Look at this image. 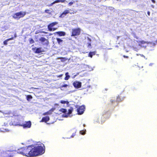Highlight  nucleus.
Returning <instances> with one entry per match:
<instances>
[{
  "mask_svg": "<svg viewBox=\"0 0 157 157\" xmlns=\"http://www.w3.org/2000/svg\"><path fill=\"white\" fill-rule=\"evenodd\" d=\"M32 147V145L20 148L17 151V155L20 154L28 157H33Z\"/></svg>",
  "mask_w": 157,
  "mask_h": 157,
  "instance_id": "f257e3e1",
  "label": "nucleus"
},
{
  "mask_svg": "<svg viewBox=\"0 0 157 157\" xmlns=\"http://www.w3.org/2000/svg\"><path fill=\"white\" fill-rule=\"evenodd\" d=\"M32 151L33 157H34L43 154L44 152L45 149L41 146L34 147L32 145Z\"/></svg>",
  "mask_w": 157,
  "mask_h": 157,
  "instance_id": "f03ea898",
  "label": "nucleus"
},
{
  "mask_svg": "<svg viewBox=\"0 0 157 157\" xmlns=\"http://www.w3.org/2000/svg\"><path fill=\"white\" fill-rule=\"evenodd\" d=\"M3 157H19L16 150H7L3 154Z\"/></svg>",
  "mask_w": 157,
  "mask_h": 157,
  "instance_id": "7ed1b4c3",
  "label": "nucleus"
},
{
  "mask_svg": "<svg viewBox=\"0 0 157 157\" xmlns=\"http://www.w3.org/2000/svg\"><path fill=\"white\" fill-rule=\"evenodd\" d=\"M81 29L79 28H76L72 29L71 36H78L81 33Z\"/></svg>",
  "mask_w": 157,
  "mask_h": 157,
  "instance_id": "20e7f679",
  "label": "nucleus"
},
{
  "mask_svg": "<svg viewBox=\"0 0 157 157\" xmlns=\"http://www.w3.org/2000/svg\"><path fill=\"white\" fill-rule=\"evenodd\" d=\"M26 14L25 12H20L14 14L13 17L14 19H18L24 17Z\"/></svg>",
  "mask_w": 157,
  "mask_h": 157,
  "instance_id": "39448f33",
  "label": "nucleus"
},
{
  "mask_svg": "<svg viewBox=\"0 0 157 157\" xmlns=\"http://www.w3.org/2000/svg\"><path fill=\"white\" fill-rule=\"evenodd\" d=\"M58 24V22H53L52 23H50L48 26V30L49 31H52L56 30L57 29L56 28H52L53 27L57 25Z\"/></svg>",
  "mask_w": 157,
  "mask_h": 157,
  "instance_id": "423d86ee",
  "label": "nucleus"
},
{
  "mask_svg": "<svg viewBox=\"0 0 157 157\" xmlns=\"http://www.w3.org/2000/svg\"><path fill=\"white\" fill-rule=\"evenodd\" d=\"M85 109V106L84 105L80 106L77 109L78 114V115H81L82 114Z\"/></svg>",
  "mask_w": 157,
  "mask_h": 157,
  "instance_id": "0eeeda50",
  "label": "nucleus"
},
{
  "mask_svg": "<svg viewBox=\"0 0 157 157\" xmlns=\"http://www.w3.org/2000/svg\"><path fill=\"white\" fill-rule=\"evenodd\" d=\"M39 40L42 43L45 42L43 44V45L47 46L49 44V43L48 40L46 39L44 37H41L39 39Z\"/></svg>",
  "mask_w": 157,
  "mask_h": 157,
  "instance_id": "6e6552de",
  "label": "nucleus"
},
{
  "mask_svg": "<svg viewBox=\"0 0 157 157\" xmlns=\"http://www.w3.org/2000/svg\"><path fill=\"white\" fill-rule=\"evenodd\" d=\"M21 126L24 128H30L31 126V123L30 121L25 122V123L22 125Z\"/></svg>",
  "mask_w": 157,
  "mask_h": 157,
  "instance_id": "1a4fd4ad",
  "label": "nucleus"
},
{
  "mask_svg": "<svg viewBox=\"0 0 157 157\" xmlns=\"http://www.w3.org/2000/svg\"><path fill=\"white\" fill-rule=\"evenodd\" d=\"M73 85L76 88H79L81 87V82H79L75 81L73 83Z\"/></svg>",
  "mask_w": 157,
  "mask_h": 157,
  "instance_id": "9d476101",
  "label": "nucleus"
},
{
  "mask_svg": "<svg viewBox=\"0 0 157 157\" xmlns=\"http://www.w3.org/2000/svg\"><path fill=\"white\" fill-rule=\"evenodd\" d=\"M69 13V10H65L59 16V17L60 18H63L67 14Z\"/></svg>",
  "mask_w": 157,
  "mask_h": 157,
  "instance_id": "9b49d317",
  "label": "nucleus"
},
{
  "mask_svg": "<svg viewBox=\"0 0 157 157\" xmlns=\"http://www.w3.org/2000/svg\"><path fill=\"white\" fill-rule=\"evenodd\" d=\"M49 120V117L48 116L43 117L40 122H47Z\"/></svg>",
  "mask_w": 157,
  "mask_h": 157,
  "instance_id": "f8f14e48",
  "label": "nucleus"
},
{
  "mask_svg": "<svg viewBox=\"0 0 157 157\" xmlns=\"http://www.w3.org/2000/svg\"><path fill=\"white\" fill-rule=\"evenodd\" d=\"M55 33L58 35L60 36H64L66 35L65 32L63 31L57 32H56Z\"/></svg>",
  "mask_w": 157,
  "mask_h": 157,
  "instance_id": "ddd939ff",
  "label": "nucleus"
},
{
  "mask_svg": "<svg viewBox=\"0 0 157 157\" xmlns=\"http://www.w3.org/2000/svg\"><path fill=\"white\" fill-rule=\"evenodd\" d=\"M43 52H44V51L42 50L41 48H38L36 49V50L35 52V53L39 54Z\"/></svg>",
  "mask_w": 157,
  "mask_h": 157,
  "instance_id": "4468645a",
  "label": "nucleus"
},
{
  "mask_svg": "<svg viewBox=\"0 0 157 157\" xmlns=\"http://www.w3.org/2000/svg\"><path fill=\"white\" fill-rule=\"evenodd\" d=\"M73 111V108L72 107H71L70 108V109H68V113H67V115H66L65 116V117H67L68 116V115L71 114L72 113V112Z\"/></svg>",
  "mask_w": 157,
  "mask_h": 157,
  "instance_id": "2eb2a0df",
  "label": "nucleus"
},
{
  "mask_svg": "<svg viewBox=\"0 0 157 157\" xmlns=\"http://www.w3.org/2000/svg\"><path fill=\"white\" fill-rule=\"evenodd\" d=\"M96 51H94L92 52H90L89 53L88 56L92 58L93 56L95 55L96 54Z\"/></svg>",
  "mask_w": 157,
  "mask_h": 157,
  "instance_id": "dca6fc26",
  "label": "nucleus"
},
{
  "mask_svg": "<svg viewBox=\"0 0 157 157\" xmlns=\"http://www.w3.org/2000/svg\"><path fill=\"white\" fill-rule=\"evenodd\" d=\"M88 39L89 41L90 42L87 43V47L89 48H92L90 42L91 41V39L90 38H88Z\"/></svg>",
  "mask_w": 157,
  "mask_h": 157,
  "instance_id": "f3484780",
  "label": "nucleus"
},
{
  "mask_svg": "<svg viewBox=\"0 0 157 157\" xmlns=\"http://www.w3.org/2000/svg\"><path fill=\"white\" fill-rule=\"evenodd\" d=\"M69 10V13L71 14H75L76 12V11L74 9H73V10L70 9Z\"/></svg>",
  "mask_w": 157,
  "mask_h": 157,
  "instance_id": "a211bd4d",
  "label": "nucleus"
},
{
  "mask_svg": "<svg viewBox=\"0 0 157 157\" xmlns=\"http://www.w3.org/2000/svg\"><path fill=\"white\" fill-rule=\"evenodd\" d=\"M66 77L64 78L65 80H68L70 78V76L68 75V73L66 72L65 73Z\"/></svg>",
  "mask_w": 157,
  "mask_h": 157,
  "instance_id": "6ab92c4d",
  "label": "nucleus"
},
{
  "mask_svg": "<svg viewBox=\"0 0 157 157\" xmlns=\"http://www.w3.org/2000/svg\"><path fill=\"white\" fill-rule=\"evenodd\" d=\"M56 39L57 40V42L58 43V44H60V43L63 41V40L59 38H56Z\"/></svg>",
  "mask_w": 157,
  "mask_h": 157,
  "instance_id": "aec40b11",
  "label": "nucleus"
},
{
  "mask_svg": "<svg viewBox=\"0 0 157 157\" xmlns=\"http://www.w3.org/2000/svg\"><path fill=\"white\" fill-rule=\"evenodd\" d=\"M59 111L63 113H66V112L67 111V109L64 108H61L59 110Z\"/></svg>",
  "mask_w": 157,
  "mask_h": 157,
  "instance_id": "412c9836",
  "label": "nucleus"
},
{
  "mask_svg": "<svg viewBox=\"0 0 157 157\" xmlns=\"http://www.w3.org/2000/svg\"><path fill=\"white\" fill-rule=\"evenodd\" d=\"M32 96L30 95H27L26 96V99L28 101H29V99H32Z\"/></svg>",
  "mask_w": 157,
  "mask_h": 157,
  "instance_id": "4be33fe9",
  "label": "nucleus"
},
{
  "mask_svg": "<svg viewBox=\"0 0 157 157\" xmlns=\"http://www.w3.org/2000/svg\"><path fill=\"white\" fill-rule=\"evenodd\" d=\"M60 102L62 104H65L67 102L68 103V102L64 100H61L60 101Z\"/></svg>",
  "mask_w": 157,
  "mask_h": 157,
  "instance_id": "5701e85b",
  "label": "nucleus"
},
{
  "mask_svg": "<svg viewBox=\"0 0 157 157\" xmlns=\"http://www.w3.org/2000/svg\"><path fill=\"white\" fill-rule=\"evenodd\" d=\"M146 42L144 40H141L140 41V44H146Z\"/></svg>",
  "mask_w": 157,
  "mask_h": 157,
  "instance_id": "b1692460",
  "label": "nucleus"
},
{
  "mask_svg": "<svg viewBox=\"0 0 157 157\" xmlns=\"http://www.w3.org/2000/svg\"><path fill=\"white\" fill-rule=\"evenodd\" d=\"M8 41L7 39L6 40L3 42V44L5 45H7V42Z\"/></svg>",
  "mask_w": 157,
  "mask_h": 157,
  "instance_id": "393cba45",
  "label": "nucleus"
},
{
  "mask_svg": "<svg viewBox=\"0 0 157 157\" xmlns=\"http://www.w3.org/2000/svg\"><path fill=\"white\" fill-rule=\"evenodd\" d=\"M51 114V113H50L49 112V111H48V112H46L44 113L43 114V115H47L50 114Z\"/></svg>",
  "mask_w": 157,
  "mask_h": 157,
  "instance_id": "a878e982",
  "label": "nucleus"
},
{
  "mask_svg": "<svg viewBox=\"0 0 157 157\" xmlns=\"http://www.w3.org/2000/svg\"><path fill=\"white\" fill-rule=\"evenodd\" d=\"M29 42L30 44H33L34 43V41L33 39L31 38L29 40Z\"/></svg>",
  "mask_w": 157,
  "mask_h": 157,
  "instance_id": "bb28decb",
  "label": "nucleus"
},
{
  "mask_svg": "<svg viewBox=\"0 0 157 157\" xmlns=\"http://www.w3.org/2000/svg\"><path fill=\"white\" fill-rule=\"evenodd\" d=\"M68 85L67 84L63 85L60 87V88L63 87H67L68 86Z\"/></svg>",
  "mask_w": 157,
  "mask_h": 157,
  "instance_id": "cd10ccee",
  "label": "nucleus"
},
{
  "mask_svg": "<svg viewBox=\"0 0 157 157\" xmlns=\"http://www.w3.org/2000/svg\"><path fill=\"white\" fill-rule=\"evenodd\" d=\"M115 102V100H114L113 99H111L110 100V102H111V104H112L113 103H114Z\"/></svg>",
  "mask_w": 157,
  "mask_h": 157,
  "instance_id": "c85d7f7f",
  "label": "nucleus"
},
{
  "mask_svg": "<svg viewBox=\"0 0 157 157\" xmlns=\"http://www.w3.org/2000/svg\"><path fill=\"white\" fill-rule=\"evenodd\" d=\"M74 2V1H73V2H71L69 3L68 4L69 6H71L72 5Z\"/></svg>",
  "mask_w": 157,
  "mask_h": 157,
  "instance_id": "c756f323",
  "label": "nucleus"
},
{
  "mask_svg": "<svg viewBox=\"0 0 157 157\" xmlns=\"http://www.w3.org/2000/svg\"><path fill=\"white\" fill-rule=\"evenodd\" d=\"M80 133L82 135H84L85 134V132H84L83 131H80Z\"/></svg>",
  "mask_w": 157,
  "mask_h": 157,
  "instance_id": "7c9ffc66",
  "label": "nucleus"
},
{
  "mask_svg": "<svg viewBox=\"0 0 157 157\" xmlns=\"http://www.w3.org/2000/svg\"><path fill=\"white\" fill-rule=\"evenodd\" d=\"M50 11L49 10H45V12L47 13H49V11Z\"/></svg>",
  "mask_w": 157,
  "mask_h": 157,
  "instance_id": "2f4dec72",
  "label": "nucleus"
},
{
  "mask_svg": "<svg viewBox=\"0 0 157 157\" xmlns=\"http://www.w3.org/2000/svg\"><path fill=\"white\" fill-rule=\"evenodd\" d=\"M75 133L76 132H75V133H73L72 135L71 136V137H74L75 135Z\"/></svg>",
  "mask_w": 157,
  "mask_h": 157,
  "instance_id": "473e14b6",
  "label": "nucleus"
},
{
  "mask_svg": "<svg viewBox=\"0 0 157 157\" xmlns=\"http://www.w3.org/2000/svg\"><path fill=\"white\" fill-rule=\"evenodd\" d=\"M13 37H11V38H10L8 39H7L9 41L10 40H13Z\"/></svg>",
  "mask_w": 157,
  "mask_h": 157,
  "instance_id": "72a5a7b5",
  "label": "nucleus"
},
{
  "mask_svg": "<svg viewBox=\"0 0 157 157\" xmlns=\"http://www.w3.org/2000/svg\"><path fill=\"white\" fill-rule=\"evenodd\" d=\"M55 3H59L60 2V1L59 0H56L54 1Z\"/></svg>",
  "mask_w": 157,
  "mask_h": 157,
  "instance_id": "f704fd0d",
  "label": "nucleus"
},
{
  "mask_svg": "<svg viewBox=\"0 0 157 157\" xmlns=\"http://www.w3.org/2000/svg\"><path fill=\"white\" fill-rule=\"evenodd\" d=\"M60 2L62 3L66 1V0H59Z\"/></svg>",
  "mask_w": 157,
  "mask_h": 157,
  "instance_id": "c9c22d12",
  "label": "nucleus"
},
{
  "mask_svg": "<svg viewBox=\"0 0 157 157\" xmlns=\"http://www.w3.org/2000/svg\"><path fill=\"white\" fill-rule=\"evenodd\" d=\"M63 75V74H61V75H57L56 77H61Z\"/></svg>",
  "mask_w": 157,
  "mask_h": 157,
  "instance_id": "e433bc0d",
  "label": "nucleus"
},
{
  "mask_svg": "<svg viewBox=\"0 0 157 157\" xmlns=\"http://www.w3.org/2000/svg\"><path fill=\"white\" fill-rule=\"evenodd\" d=\"M55 2H54L51 3L50 5H49V6H51L53 5L54 4H55Z\"/></svg>",
  "mask_w": 157,
  "mask_h": 157,
  "instance_id": "4c0bfd02",
  "label": "nucleus"
},
{
  "mask_svg": "<svg viewBox=\"0 0 157 157\" xmlns=\"http://www.w3.org/2000/svg\"><path fill=\"white\" fill-rule=\"evenodd\" d=\"M123 57L124 58H128V56H125V55H124L123 56Z\"/></svg>",
  "mask_w": 157,
  "mask_h": 157,
  "instance_id": "58836bf2",
  "label": "nucleus"
},
{
  "mask_svg": "<svg viewBox=\"0 0 157 157\" xmlns=\"http://www.w3.org/2000/svg\"><path fill=\"white\" fill-rule=\"evenodd\" d=\"M119 98V96H118L117 97V101H119V100L118 99V98Z\"/></svg>",
  "mask_w": 157,
  "mask_h": 157,
  "instance_id": "ea45409f",
  "label": "nucleus"
},
{
  "mask_svg": "<svg viewBox=\"0 0 157 157\" xmlns=\"http://www.w3.org/2000/svg\"><path fill=\"white\" fill-rule=\"evenodd\" d=\"M147 13L148 14V15L149 16L150 15V12H149V11H148Z\"/></svg>",
  "mask_w": 157,
  "mask_h": 157,
  "instance_id": "a19ab883",
  "label": "nucleus"
},
{
  "mask_svg": "<svg viewBox=\"0 0 157 157\" xmlns=\"http://www.w3.org/2000/svg\"><path fill=\"white\" fill-rule=\"evenodd\" d=\"M151 44H152V45H153L154 46H155V44L154 43H151Z\"/></svg>",
  "mask_w": 157,
  "mask_h": 157,
  "instance_id": "79ce46f5",
  "label": "nucleus"
},
{
  "mask_svg": "<svg viewBox=\"0 0 157 157\" xmlns=\"http://www.w3.org/2000/svg\"><path fill=\"white\" fill-rule=\"evenodd\" d=\"M152 2L154 3L155 2V0H152Z\"/></svg>",
  "mask_w": 157,
  "mask_h": 157,
  "instance_id": "37998d69",
  "label": "nucleus"
},
{
  "mask_svg": "<svg viewBox=\"0 0 157 157\" xmlns=\"http://www.w3.org/2000/svg\"><path fill=\"white\" fill-rule=\"evenodd\" d=\"M17 37V35L15 33L14 35V37Z\"/></svg>",
  "mask_w": 157,
  "mask_h": 157,
  "instance_id": "c03bdc74",
  "label": "nucleus"
},
{
  "mask_svg": "<svg viewBox=\"0 0 157 157\" xmlns=\"http://www.w3.org/2000/svg\"><path fill=\"white\" fill-rule=\"evenodd\" d=\"M78 105H76V108H77V107H78Z\"/></svg>",
  "mask_w": 157,
  "mask_h": 157,
  "instance_id": "a18cd8bd",
  "label": "nucleus"
},
{
  "mask_svg": "<svg viewBox=\"0 0 157 157\" xmlns=\"http://www.w3.org/2000/svg\"><path fill=\"white\" fill-rule=\"evenodd\" d=\"M43 32V33H47L45 32Z\"/></svg>",
  "mask_w": 157,
  "mask_h": 157,
  "instance_id": "49530a36",
  "label": "nucleus"
}]
</instances>
